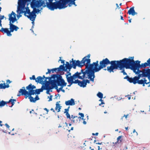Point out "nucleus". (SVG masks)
Here are the masks:
<instances>
[{
	"label": "nucleus",
	"instance_id": "1",
	"mask_svg": "<svg viewBox=\"0 0 150 150\" xmlns=\"http://www.w3.org/2000/svg\"><path fill=\"white\" fill-rule=\"evenodd\" d=\"M99 62L97 61L96 62H94L92 64L96 72H98L102 69L106 67L109 64H110V66H108L107 69H105V71L107 70L109 72H114V60L110 61L107 58H105L100 61L99 64Z\"/></svg>",
	"mask_w": 150,
	"mask_h": 150
},
{
	"label": "nucleus",
	"instance_id": "2",
	"mask_svg": "<svg viewBox=\"0 0 150 150\" xmlns=\"http://www.w3.org/2000/svg\"><path fill=\"white\" fill-rule=\"evenodd\" d=\"M86 64H85L84 65L86 66V70L84 71L83 69H82L80 72L81 74H83V75L81 76L83 79H84L85 77L86 74H87L88 79L90 80L93 82L94 81V78H95V73L96 71L94 70V69L91 64H87V62Z\"/></svg>",
	"mask_w": 150,
	"mask_h": 150
},
{
	"label": "nucleus",
	"instance_id": "3",
	"mask_svg": "<svg viewBox=\"0 0 150 150\" xmlns=\"http://www.w3.org/2000/svg\"><path fill=\"white\" fill-rule=\"evenodd\" d=\"M124 68L131 69V59L130 58H125L120 60H114V70L118 69L122 70Z\"/></svg>",
	"mask_w": 150,
	"mask_h": 150
},
{
	"label": "nucleus",
	"instance_id": "4",
	"mask_svg": "<svg viewBox=\"0 0 150 150\" xmlns=\"http://www.w3.org/2000/svg\"><path fill=\"white\" fill-rule=\"evenodd\" d=\"M30 4L31 7L33 9L32 11V16L33 17L34 21L36 16L35 13H39L40 11V10L36 9V8H38L41 6L43 7H47V4H46L45 0H35L32 1Z\"/></svg>",
	"mask_w": 150,
	"mask_h": 150
},
{
	"label": "nucleus",
	"instance_id": "5",
	"mask_svg": "<svg viewBox=\"0 0 150 150\" xmlns=\"http://www.w3.org/2000/svg\"><path fill=\"white\" fill-rule=\"evenodd\" d=\"M28 1H27L19 0L18 2V11H19V14L24 13V16L29 18L32 21V23H33V17L32 16V12H30V9L25 11L24 10L25 9V6L26 3Z\"/></svg>",
	"mask_w": 150,
	"mask_h": 150
},
{
	"label": "nucleus",
	"instance_id": "6",
	"mask_svg": "<svg viewBox=\"0 0 150 150\" xmlns=\"http://www.w3.org/2000/svg\"><path fill=\"white\" fill-rule=\"evenodd\" d=\"M36 86L34 85H32L31 83H30L28 86H27L26 88L27 90H28L29 91H26L25 89V87H22V89H21L19 91V93L20 94L21 93V95H24L25 96V99L27 98L28 96H32L34 95V89L36 88ZM21 94L18 95V96H20Z\"/></svg>",
	"mask_w": 150,
	"mask_h": 150
},
{
	"label": "nucleus",
	"instance_id": "7",
	"mask_svg": "<svg viewBox=\"0 0 150 150\" xmlns=\"http://www.w3.org/2000/svg\"><path fill=\"white\" fill-rule=\"evenodd\" d=\"M90 56V54H88L87 56L84 57L81 61L79 60L77 61L74 60L71 64L72 67L74 69H76V66L81 67L85 65L86 62H87V64H90L91 62V59H89Z\"/></svg>",
	"mask_w": 150,
	"mask_h": 150
},
{
	"label": "nucleus",
	"instance_id": "8",
	"mask_svg": "<svg viewBox=\"0 0 150 150\" xmlns=\"http://www.w3.org/2000/svg\"><path fill=\"white\" fill-rule=\"evenodd\" d=\"M8 20L10 21L9 25L11 32H12L14 30L17 31L19 28L18 27L13 24V23L17 21L16 14L13 11L11 14H9Z\"/></svg>",
	"mask_w": 150,
	"mask_h": 150
},
{
	"label": "nucleus",
	"instance_id": "9",
	"mask_svg": "<svg viewBox=\"0 0 150 150\" xmlns=\"http://www.w3.org/2000/svg\"><path fill=\"white\" fill-rule=\"evenodd\" d=\"M53 82L54 86L57 88H58V86H66L67 83L65 82L63 79H62V76L58 74H53Z\"/></svg>",
	"mask_w": 150,
	"mask_h": 150
},
{
	"label": "nucleus",
	"instance_id": "10",
	"mask_svg": "<svg viewBox=\"0 0 150 150\" xmlns=\"http://www.w3.org/2000/svg\"><path fill=\"white\" fill-rule=\"evenodd\" d=\"M138 75V76H136L133 78H132V83H133L134 84H135L136 83H138L139 84H142L143 86H145V84H149V82H147V80L145 78H144L143 79H141L139 80V79L142 76H141L139 75V74Z\"/></svg>",
	"mask_w": 150,
	"mask_h": 150
},
{
	"label": "nucleus",
	"instance_id": "11",
	"mask_svg": "<svg viewBox=\"0 0 150 150\" xmlns=\"http://www.w3.org/2000/svg\"><path fill=\"white\" fill-rule=\"evenodd\" d=\"M140 61L139 60H137L133 62L132 61V70L136 74H138L141 72V70H139L140 68Z\"/></svg>",
	"mask_w": 150,
	"mask_h": 150
},
{
	"label": "nucleus",
	"instance_id": "12",
	"mask_svg": "<svg viewBox=\"0 0 150 150\" xmlns=\"http://www.w3.org/2000/svg\"><path fill=\"white\" fill-rule=\"evenodd\" d=\"M141 71L137 74L141 76L142 77H148L149 79L150 78V69H144Z\"/></svg>",
	"mask_w": 150,
	"mask_h": 150
},
{
	"label": "nucleus",
	"instance_id": "13",
	"mask_svg": "<svg viewBox=\"0 0 150 150\" xmlns=\"http://www.w3.org/2000/svg\"><path fill=\"white\" fill-rule=\"evenodd\" d=\"M53 81V80L51 79L50 80L45 81V84L44 86L46 88H48L54 87V86Z\"/></svg>",
	"mask_w": 150,
	"mask_h": 150
},
{
	"label": "nucleus",
	"instance_id": "14",
	"mask_svg": "<svg viewBox=\"0 0 150 150\" xmlns=\"http://www.w3.org/2000/svg\"><path fill=\"white\" fill-rule=\"evenodd\" d=\"M81 119V117H78L77 116H74L73 115H71V120L72 123H79Z\"/></svg>",
	"mask_w": 150,
	"mask_h": 150
},
{
	"label": "nucleus",
	"instance_id": "15",
	"mask_svg": "<svg viewBox=\"0 0 150 150\" xmlns=\"http://www.w3.org/2000/svg\"><path fill=\"white\" fill-rule=\"evenodd\" d=\"M0 31L3 33H6L8 36H11L12 35V34L8 28H2L0 30Z\"/></svg>",
	"mask_w": 150,
	"mask_h": 150
},
{
	"label": "nucleus",
	"instance_id": "16",
	"mask_svg": "<svg viewBox=\"0 0 150 150\" xmlns=\"http://www.w3.org/2000/svg\"><path fill=\"white\" fill-rule=\"evenodd\" d=\"M30 101L31 102L35 103L36 100H39L40 98L38 95H36L35 98H34L31 96H30L28 97Z\"/></svg>",
	"mask_w": 150,
	"mask_h": 150
},
{
	"label": "nucleus",
	"instance_id": "17",
	"mask_svg": "<svg viewBox=\"0 0 150 150\" xmlns=\"http://www.w3.org/2000/svg\"><path fill=\"white\" fill-rule=\"evenodd\" d=\"M45 78V75L43 76L42 77L41 76H38L37 78V80H35V82L40 83H44V81L43 80L44 78Z\"/></svg>",
	"mask_w": 150,
	"mask_h": 150
},
{
	"label": "nucleus",
	"instance_id": "18",
	"mask_svg": "<svg viewBox=\"0 0 150 150\" xmlns=\"http://www.w3.org/2000/svg\"><path fill=\"white\" fill-rule=\"evenodd\" d=\"M65 104L67 105H74L75 104L74 100L73 98H71L70 100H69L67 101H66Z\"/></svg>",
	"mask_w": 150,
	"mask_h": 150
},
{
	"label": "nucleus",
	"instance_id": "19",
	"mask_svg": "<svg viewBox=\"0 0 150 150\" xmlns=\"http://www.w3.org/2000/svg\"><path fill=\"white\" fill-rule=\"evenodd\" d=\"M147 62L142 63L140 64V68H145L147 66H150V58H149L147 61Z\"/></svg>",
	"mask_w": 150,
	"mask_h": 150
},
{
	"label": "nucleus",
	"instance_id": "20",
	"mask_svg": "<svg viewBox=\"0 0 150 150\" xmlns=\"http://www.w3.org/2000/svg\"><path fill=\"white\" fill-rule=\"evenodd\" d=\"M76 0H67V6L69 7L71 6L72 5L76 6L77 5L76 4L75 1Z\"/></svg>",
	"mask_w": 150,
	"mask_h": 150
},
{
	"label": "nucleus",
	"instance_id": "21",
	"mask_svg": "<svg viewBox=\"0 0 150 150\" xmlns=\"http://www.w3.org/2000/svg\"><path fill=\"white\" fill-rule=\"evenodd\" d=\"M80 75L81 73L80 72H79L77 71L74 74H73V76L75 79L78 78L79 79H83V78H82V77L80 76Z\"/></svg>",
	"mask_w": 150,
	"mask_h": 150
},
{
	"label": "nucleus",
	"instance_id": "22",
	"mask_svg": "<svg viewBox=\"0 0 150 150\" xmlns=\"http://www.w3.org/2000/svg\"><path fill=\"white\" fill-rule=\"evenodd\" d=\"M60 101L57 102L56 104V107L55 108V110L58 112H59L60 111V109H61L62 106H60L59 104V103Z\"/></svg>",
	"mask_w": 150,
	"mask_h": 150
},
{
	"label": "nucleus",
	"instance_id": "23",
	"mask_svg": "<svg viewBox=\"0 0 150 150\" xmlns=\"http://www.w3.org/2000/svg\"><path fill=\"white\" fill-rule=\"evenodd\" d=\"M58 68V72L61 71H66V69H65V67L64 66V64L60 65Z\"/></svg>",
	"mask_w": 150,
	"mask_h": 150
},
{
	"label": "nucleus",
	"instance_id": "24",
	"mask_svg": "<svg viewBox=\"0 0 150 150\" xmlns=\"http://www.w3.org/2000/svg\"><path fill=\"white\" fill-rule=\"evenodd\" d=\"M68 83H69V82L72 83L74 80L75 79H74L73 76H69L66 77Z\"/></svg>",
	"mask_w": 150,
	"mask_h": 150
},
{
	"label": "nucleus",
	"instance_id": "25",
	"mask_svg": "<svg viewBox=\"0 0 150 150\" xmlns=\"http://www.w3.org/2000/svg\"><path fill=\"white\" fill-rule=\"evenodd\" d=\"M79 86L80 87H83V88L86 86V83H85L84 79H83L82 81H80Z\"/></svg>",
	"mask_w": 150,
	"mask_h": 150
},
{
	"label": "nucleus",
	"instance_id": "26",
	"mask_svg": "<svg viewBox=\"0 0 150 150\" xmlns=\"http://www.w3.org/2000/svg\"><path fill=\"white\" fill-rule=\"evenodd\" d=\"M65 124L66 125V126H68V124L66 122H64L63 120H62L58 126V128L62 127L64 128V127Z\"/></svg>",
	"mask_w": 150,
	"mask_h": 150
},
{
	"label": "nucleus",
	"instance_id": "27",
	"mask_svg": "<svg viewBox=\"0 0 150 150\" xmlns=\"http://www.w3.org/2000/svg\"><path fill=\"white\" fill-rule=\"evenodd\" d=\"M8 85H6L5 83L0 84V89H5L9 87Z\"/></svg>",
	"mask_w": 150,
	"mask_h": 150
},
{
	"label": "nucleus",
	"instance_id": "28",
	"mask_svg": "<svg viewBox=\"0 0 150 150\" xmlns=\"http://www.w3.org/2000/svg\"><path fill=\"white\" fill-rule=\"evenodd\" d=\"M97 96L99 98H100V99L99 100V101H103V100L102 99L103 98V94L99 92L97 94Z\"/></svg>",
	"mask_w": 150,
	"mask_h": 150
},
{
	"label": "nucleus",
	"instance_id": "29",
	"mask_svg": "<svg viewBox=\"0 0 150 150\" xmlns=\"http://www.w3.org/2000/svg\"><path fill=\"white\" fill-rule=\"evenodd\" d=\"M16 100L15 99H11L8 101L6 102L7 103H11L12 104V105L11 107H12L14 104L15 103L14 102H16Z\"/></svg>",
	"mask_w": 150,
	"mask_h": 150
},
{
	"label": "nucleus",
	"instance_id": "30",
	"mask_svg": "<svg viewBox=\"0 0 150 150\" xmlns=\"http://www.w3.org/2000/svg\"><path fill=\"white\" fill-rule=\"evenodd\" d=\"M65 67L66 68H65V69H66V71H67V69H68L69 71H70L72 67L71 64H68V65H65Z\"/></svg>",
	"mask_w": 150,
	"mask_h": 150
},
{
	"label": "nucleus",
	"instance_id": "31",
	"mask_svg": "<svg viewBox=\"0 0 150 150\" xmlns=\"http://www.w3.org/2000/svg\"><path fill=\"white\" fill-rule=\"evenodd\" d=\"M124 79H127V80L129 81L130 83H131V78H130L128 76H126L124 78Z\"/></svg>",
	"mask_w": 150,
	"mask_h": 150
},
{
	"label": "nucleus",
	"instance_id": "32",
	"mask_svg": "<svg viewBox=\"0 0 150 150\" xmlns=\"http://www.w3.org/2000/svg\"><path fill=\"white\" fill-rule=\"evenodd\" d=\"M137 13L135 12L134 10V7H132V16H134V15L137 14Z\"/></svg>",
	"mask_w": 150,
	"mask_h": 150
},
{
	"label": "nucleus",
	"instance_id": "33",
	"mask_svg": "<svg viewBox=\"0 0 150 150\" xmlns=\"http://www.w3.org/2000/svg\"><path fill=\"white\" fill-rule=\"evenodd\" d=\"M38 89L39 90V91H40V92H42L44 90H45V89H47L44 85H42V87L41 88Z\"/></svg>",
	"mask_w": 150,
	"mask_h": 150
},
{
	"label": "nucleus",
	"instance_id": "34",
	"mask_svg": "<svg viewBox=\"0 0 150 150\" xmlns=\"http://www.w3.org/2000/svg\"><path fill=\"white\" fill-rule=\"evenodd\" d=\"M122 137V136H119L117 138V142H119V143L122 142V139H121Z\"/></svg>",
	"mask_w": 150,
	"mask_h": 150
},
{
	"label": "nucleus",
	"instance_id": "35",
	"mask_svg": "<svg viewBox=\"0 0 150 150\" xmlns=\"http://www.w3.org/2000/svg\"><path fill=\"white\" fill-rule=\"evenodd\" d=\"M54 87H52V88H46L47 89H45V90H47V91H46V93L47 94H50V90L51 89H52V88H53Z\"/></svg>",
	"mask_w": 150,
	"mask_h": 150
},
{
	"label": "nucleus",
	"instance_id": "36",
	"mask_svg": "<svg viewBox=\"0 0 150 150\" xmlns=\"http://www.w3.org/2000/svg\"><path fill=\"white\" fill-rule=\"evenodd\" d=\"M33 90L34 91V94H37L38 95L40 94V91H39L38 89L34 90Z\"/></svg>",
	"mask_w": 150,
	"mask_h": 150
},
{
	"label": "nucleus",
	"instance_id": "37",
	"mask_svg": "<svg viewBox=\"0 0 150 150\" xmlns=\"http://www.w3.org/2000/svg\"><path fill=\"white\" fill-rule=\"evenodd\" d=\"M53 74L50 77H45V80L44 81H43L44 83L46 81H47V79H48L49 80H50L51 79H53Z\"/></svg>",
	"mask_w": 150,
	"mask_h": 150
},
{
	"label": "nucleus",
	"instance_id": "38",
	"mask_svg": "<svg viewBox=\"0 0 150 150\" xmlns=\"http://www.w3.org/2000/svg\"><path fill=\"white\" fill-rule=\"evenodd\" d=\"M80 81L78 79L75 80L74 81H73L71 83H78V85H79V83Z\"/></svg>",
	"mask_w": 150,
	"mask_h": 150
},
{
	"label": "nucleus",
	"instance_id": "39",
	"mask_svg": "<svg viewBox=\"0 0 150 150\" xmlns=\"http://www.w3.org/2000/svg\"><path fill=\"white\" fill-rule=\"evenodd\" d=\"M79 115L81 116V117H81V119L82 120H84V118H83V117H84V114L83 113L79 112Z\"/></svg>",
	"mask_w": 150,
	"mask_h": 150
},
{
	"label": "nucleus",
	"instance_id": "40",
	"mask_svg": "<svg viewBox=\"0 0 150 150\" xmlns=\"http://www.w3.org/2000/svg\"><path fill=\"white\" fill-rule=\"evenodd\" d=\"M70 71H69V70H68V71L67 70V71H66L67 72V74H66V78L67 77H69V76H71V74L70 72Z\"/></svg>",
	"mask_w": 150,
	"mask_h": 150
},
{
	"label": "nucleus",
	"instance_id": "41",
	"mask_svg": "<svg viewBox=\"0 0 150 150\" xmlns=\"http://www.w3.org/2000/svg\"><path fill=\"white\" fill-rule=\"evenodd\" d=\"M60 86L61 87L59 88L58 89L56 87V89H57V91L58 92H59V91H61L62 90V89L63 88L64 86H63L62 85H61V86Z\"/></svg>",
	"mask_w": 150,
	"mask_h": 150
},
{
	"label": "nucleus",
	"instance_id": "42",
	"mask_svg": "<svg viewBox=\"0 0 150 150\" xmlns=\"http://www.w3.org/2000/svg\"><path fill=\"white\" fill-rule=\"evenodd\" d=\"M66 115L67 116V118H69L70 120L71 119V116L69 114V112H67L66 113Z\"/></svg>",
	"mask_w": 150,
	"mask_h": 150
},
{
	"label": "nucleus",
	"instance_id": "43",
	"mask_svg": "<svg viewBox=\"0 0 150 150\" xmlns=\"http://www.w3.org/2000/svg\"><path fill=\"white\" fill-rule=\"evenodd\" d=\"M52 73H54V71L56 72L57 71V72H58V68H55L52 69Z\"/></svg>",
	"mask_w": 150,
	"mask_h": 150
},
{
	"label": "nucleus",
	"instance_id": "44",
	"mask_svg": "<svg viewBox=\"0 0 150 150\" xmlns=\"http://www.w3.org/2000/svg\"><path fill=\"white\" fill-rule=\"evenodd\" d=\"M30 79L31 80H37V79H35V76L34 75H33L32 76V77H30Z\"/></svg>",
	"mask_w": 150,
	"mask_h": 150
},
{
	"label": "nucleus",
	"instance_id": "45",
	"mask_svg": "<svg viewBox=\"0 0 150 150\" xmlns=\"http://www.w3.org/2000/svg\"><path fill=\"white\" fill-rule=\"evenodd\" d=\"M70 107L69 106L67 108L65 109H64L65 111L64 112V113H66L69 112V108Z\"/></svg>",
	"mask_w": 150,
	"mask_h": 150
},
{
	"label": "nucleus",
	"instance_id": "46",
	"mask_svg": "<svg viewBox=\"0 0 150 150\" xmlns=\"http://www.w3.org/2000/svg\"><path fill=\"white\" fill-rule=\"evenodd\" d=\"M45 2H46V4H47V3H49L50 2H52L54 0H45Z\"/></svg>",
	"mask_w": 150,
	"mask_h": 150
},
{
	"label": "nucleus",
	"instance_id": "47",
	"mask_svg": "<svg viewBox=\"0 0 150 150\" xmlns=\"http://www.w3.org/2000/svg\"><path fill=\"white\" fill-rule=\"evenodd\" d=\"M52 95H51V96H48V98H49V99L48 100L49 101H50L52 100Z\"/></svg>",
	"mask_w": 150,
	"mask_h": 150
},
{
	"label": "nucleus",
	"instance_id": "48",
	"mask_svg": "<svg viewBox=\"0 0 150 150\" xmlns=\"http://www.w3.org/2000/svg\"><path fill=\"white\" fill-rule=\"evenodd\" d=\"M133 134L135 133L136 132V134H135V136H137L138 135V133L137 132H136L135 129H134L133 131Z\"/></svg>",
	"mask_w": 150,
	"mask_h": 150
},
{
	"label": "nucleus",
	"instance_id": "49",
	"mask_svg": "<svg viewBox=\"0 0 150 150\" xmlns=\"http://www.w3.org/2000/svg\"><path fill=\"white\" fill-rule=\"evenodd\" d=\"M128 13L129 15L131 14V8H129V10L128 11Z\"/></svg>",
	"mask_w": 150,
	"mask_h": 150
},
{
	"label": "nucleus",
	"instance_id": "50",
	"mask_svg": "<svg viewBox=\"0 0 150 150\" xmlns=\"http://www.w3.org/2000/svg\"><path fill=\"white\" fill-rule=\"evenodd\" d=\"M85 83H86V85H87V83H90L89 80H88L87 79L85 80Z\"/></svg>",
	"mask_w": 150,
	"mask_h": 150
},
{
	"label": "nucleus",
	"instance_id": "51",
	"mask_svg": "<svg viewBox=\"0 0 150 150\" xmlns=\"http://www.w3.org/2000/svg\"><path fill=\"white\" fill-rule=\"evenodd\" d=\"M116 6H117V8H116V9L117 8L118 9H119L120 8V7L119 6L118 4H116Z\"/></svg>",
	"mask_w": 150,
	"mask_h": 150
},
{
	"label": "nucleus",
	"instance_id": "52",
	"mask_svg": "<svg viewBox=\"0 0 150 150\" xmlns=\"http://www.w3.org/2000/svg\"><path fill=\"white\" fill-rule=\"evenodd\" d=\"M119 143V142H117V141L116 142H113V144H114V145L113 146H115V144H117V143Z\"/></svg>",
	"mask_w": 150,
	"mask_h": 150
},
{
	"label": "nucleus",
	"instance_id": "53",
	"mask_svg": "<svg viewBox=\"0 0 150 150\" xmlns=\"http://www.w3.org/2000/svg\"><path fill=\"white\" fill-rule=\"evenodd\" d=\"M131 96L129 95H127V96H125V97H127V98H128V99L129 100H130L131 98V97H130Z\"/></svg>",
	"mask_w": 150,
	"mask_h": 150
},
{
	"label": "nucleus",
	"instance_id": "54",
	"mask_svg": "<svg viewBox=\"0 0 150 150\" xmlns=\"http://www.w3.org/2000/svg\"><path fill=\"white\" fill-rule=\"evenodd\" d=\"M5 126H6V127L9 129V128L10 127V126H9L6 123L5 124Z\"/></svg>",
	"mask_w": 150,
	"mask_h": 150
},
{
	"label": "nucleus",
	"instance_id": "55",
	"mask_svg": "<svg viewBox=\"0 0 150 150\" xmlns=\"http://www.w3.org/2000/svg\"><path fill=\"white\" fill-rule=\"evenodd\" d=\"M98 134V132H96V133L95 134V133H93L92 134L93 135H96V136H97Z\"/></svg>",
	"mask_w": 150,
	"mask_h": 150
},
{
	"label": "nucleus",
	"instance_id": "56",
	"mask_svg": "<svg viewBox=\"0 0 150 150\" xmlns=\"http://www.w3.org/2000/svg\"><path fill=\"white\" fill-rule=\"evenodd\" d=\"M47 70H48V72L49 73V74L50 73H51V71H52V69L50 70V69H48Z\"/></svg>",
	"mask_w": 150,
	"mask_h": 150
},
{
	"label": "nucleus",
	"instance_id": "57",
	"mask_svg": "<svg viewBox=\"0 0 150 150\" xmlns=\"http://www.w3.org/2000/svg\"><path fill=\"white\" fill-rule=\"evenodd\" d=\"M44 110H46L47 112V113H48V112H49V110H48L47 108H44Z\"/></svg>",
	"mask_w": 150,
	"mask_h": 150
},
{
	"label": "nucleus",
	"instance_id": "58",
	"mask_svg": "<svg viewBox=\"0 0 150 150\" xmlns=\"http://www.w3.org/2000/svg\"><path fill=\"white\" fill-rule=\"evenodd\" d=\"M85 119H84V120H83V123L84 125H86V122L85 120Z\"/></svg>",
	"mask_w": 150,
	"mask_h": 150
},
{
	"label": "nucleus",
	"instance_id": "59",
	"mask_svg": "<svg viewBox=\"0 0 150 150\" xmlns=\"http://www.w3.org/2000/svg\"><path fill=\"white\" fill-rule=\"evenodd\" d=\"M128 115H124V116H123V117H122V119L123 118V117H125L126 118H127V116H128Z\"/></svg>",
	"mask_w": 150,
	"mask_h": 150
},
{
	"label": "nucleus",
	"instance_id": "60",
	"mask_svg": "<svg viewBox=\"0 0 150 150\" xmlns=\"http://www.w3.org/2000/svg\"><path fill=\"white\" fill-rule=\"evenodd\" d=\"M122 72H123V74L124 75H126L127 73L124 70H123L122 71Z\"/></svg>",
	"mask_w": 150,
	"mask_h": 150
},
{
	"label": "nucleus",
	"instance_id": "61",
	"mask_svg": "<svg viewBox=\"0 0 150 150\" xmlns=\"http://www.w3.org/2000/svg\"><path fill=\"white\" fill-rule=\"evenodd\" d=\"M4 18V15L1 16V18H0L1 20L3 19Z\"/></svg>",
	"mask_w": 150,
	"mask_h": 150
},
{
	"label": "nucleus",
	"instance_id": "62",
	"mask_svg": "<svg viewBox=\"0 0 150 150\" xmlns=\"http://www.w3.org/2000/svg\"><path fill=\"white\" fill-rule=\"evenodd\" d=\"M61 62L63 64H64V61L63 60H61Z\"/></svg>",
	"mask_w": 150,
	"mask_h": 150
},
{
	"label": "nucleus",
	"instance_id": "63",
	"mask_svg": "<svg viewBox=\"0 0 150 150\" xmlns=\"http://www.w3.org/2000/svg\"><path fill=\"white\" fill-rule=\"evenodd\" d=\"M74 59L73 58L72 59H71V61H70V63H72V62H73V61H74Z\"/></svg>",
	"mask_w": 150,
	"mask_h": 150
},
{
	"label": "nucleus",
	"instance_id": "64",
	"mask_svg": "<svg viewBox=\"0 0 150 150\" xmlns=\"http://www.w3.org/2000/svg\"><path fill=\"white\" fill-rule=\"evenodd\" d=\"M69 83H70V84L67 86L68 87H70L71 86V85L72 84V83H71V82H69Z\"/></svg>",
	"mask_w": 150,
	"mask_h": 150
}]
</instances>
